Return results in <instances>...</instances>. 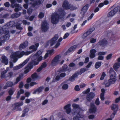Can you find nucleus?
I'll list each match as a JSON object with an SVG mask.
<instances>
[{
	"mask_svg": "<svg viewBox=\"0 0 120 120\" xmlns=\"http://www.w3.org/2000/svg\"><path fill=\"white\" fill-rule=\"evenodd\" d=\"M65 14L64 11L61 9L57 13H54L51 16L52 22L53 24H56L58 22L59 19L61 21H62L64 19V17Z\"/></svg>",
	"mask_w": 120,
	"mask_h": 120,
	"instance_id": "nucleus-1",
	"label": "nucleus"
},
{
	"mask_svg": "<svg viewBox=\"0 0 120 120\" xmlns=\"http://www.w3.org/2000/svg\"><path fill=\"white\" fill-rule=\"evenodd\" d=\"M73 108V111L74 112V113H72L73 115H76L75 117L73 118L74 120H79V118H82L83 116L82 115H80L79 114V110L80 109V108L79 105L75 104H73L72 105Z\"/></svg>",
	"mask_w": 120,
	"mask_h": 120,
	"instance_id": "nucleus-2",
	"label": "nucleus"
},
{
	"mask_svg": "<svg viewBox=\"0 0 120 120\" xmlns=\"http://www.w3.org/2000/svg\"><path fill=\"white\" fill-rule=\"evenodd\" d=\"M30 53V51L25 52L18 51L15 52V62L17 61L18 59L21 58L23 55H27Z\"/></svg>",
	"mask_w": 120,
	"mask_h": 120,
	"instance_id": "nucleus-3",
	"label": "nucleus"
},
{
	"mask_svg": "<svg viewBox=\"0 0 120 120\" xmlns=\"http://www.w3.org/2000/svg\"><path fill=\"white\" fill-rule=\"evenodd\" d=\"M116 80V77L112 75H111L110 76V79L107 82H105V86H109L111 84L114 83Z\"/></svg>",
	"mask_w": 120,
	"mask_h": 120,
	"instance_id": "nucleus-4",
	"label": "nucleus"
},
{
	"mask_svg": "<svg viewBox=\"0 0 120 120\" xmlns=\"http://www.w3.org/2000/svg\"><path fill=\"white\" fill-rule=\"evenodd\" d=\"M61 60V57L60 56H56L52 60L51 63V65L53 66H56L60 62Z\"/></svg>",
	"mask_w": 120,
	"mask_h": 120,
	"instance_id": "nucleus-5",
	"label": "nucleus"
},
{
	"mask_svg": "<svg viewBox=\"0 0 120 120\" xmlns=\"http://www.w3.org/2000/svg\"><path fill=\"white\" fill-rule=\"evenodd\" d=\"M58 38V35L56 34L54 36L51 40L49 41L46 43L47 45H50L51 46L53 45L55 43L57 39Z\"/></svg>",
	"mask_w": 120,
	"mask_h": 120,
	"instance_id": "nucleus-6",
	"label": "nucleus"
},
{
	"mask_svg": "<svg viewBox=\"0 0 120 120\" xmlns=\"http://www.w3.org/2000/svg\"><path fill=\"white\" fill-rule=\"evenodd\" d=\"M49 28L48 24L45 21L43 22L41 24V30L43 32L47 31Z\"/></svg>",
	"mask_w": 120,
	"mask_h": 120,
	"instance_id": "nucleus-7",
	"label": "nucleus"
},
{
	"mask_svg": "<svg viewBox=\"0 0 120 120\" xmlns=\"http://www.w3.org/2000/svg\"><path fill=\"white\" fill-rule=\"evenodd\" d=\"M10 37L9 34L4 35L0 38V46L1 45L2 43L4 42L5 41L9 39Z\"/></svg>",
	"mask_w": 120,
	"mask_h": 120,
	"instance_id": "nucleus-8",
	"label": "nucleus"
},
{
	"mask_svg": "<svg viewBox=\"0 0 120 120\" xmlns=\"http://www.w3.org/2000/svg\"><path fill=\"white\" fill-rule=\"evenodd\" d=\"M5 26H3V27L0 26V36L2 35L3 33L5 34V35L9 34V32L8 30H5Z\"/></svg>",
	"mask_w": 120,
	"mask_h": 120,
	"instance_id": "nucleus-9",
	"label": "nucleus"
},
{
	"mask_svg": "<svg viewBox=\"0 0 120 120\" xmlns=\"http://www.w3.org/2000/svg\"><path fill=\"white\" fill-rule=\"evenodd\" d=\"M15 22L14 21H11L8 23L7 24L4 25L6 27L5 28V29L8 30V29L11 27H15Z\"/></svg>",
	"mask_w": 120,
	"mask_h": 120,
	"instance_id": "nucleus-10",
	"label": "nucleus"
},
{
	"mask_svg": "<svg viewBox=\"0 0 120 120\" xmlns=\"http://www.w3.org/2000/svg\"><path fill=\"white\" fill-rule=\"evenodd\" d=\"M42 57L41 56H39V57L37 56L36 60H33L32 57L31 58L32 64L34 65H38L39 61L42 60Z\"/></svg>",
	"mask_w": 120,
	"mask_h": 120,
	"instance_id": "nucleus-11",
	"label": "nucleus"
},
{
	"mask_svg": "<svg viewBox=\"0 0 120 120\" xmlns=\"http://www.w3.org/2000/svg\"><path fill=\"white\" fill-rule=\"evenodd\" d=\"M23 104V102L22 101L15 103V111H20L22 110V109L20 107Z\"/></svg>",
	"mask_w": 120,
	"mask_h": 120,
	"instance_id": "nucleus-12",
	"label": "nucleus"
},
{
	"mask_svg": "<svg viewBox=\"0 0 120 120\" xmlns=\"http://www.w3.org/2000/svg\"><path fill=\"white\" fill-rule=\"evenodd\" d=\"M118 11V8L116 7L111 11L108 13V16L109 17L113 16Z\"/></svg>",
	"mask_w": 120,
	"mask_h": 120,
	"instance_id": "nucleus-13",
	"label": "nucleus"
},
{
	"mask_svg": "<svg viewBox=\"0 0 120 120\" xmlns=\"http://www.w3.org/2000/svg\"><path fill=\"white\" fill-rule=\"evenodd\" d=\"M33 67L32 64L30 63H29L25 67V70L24 71V73L26 74L28 73Z\"/></svg>",
	"mask_w": 120,
	"mask_h": 120,
	"instance_id": "nucleus-14",
	"label": "nucleus"
},
{
	"mask_svg": "<svg viewBox=\"0 0 120 120\" xmlns=\"http://www.w3.org/2000/svg\"><path fill=\"white\" fill-rule=\"evenodd\" d=\"M95 94L92 92H90L87 94L86 99L88 101H90L94 97Z\"/></svg>",
	"mask_w": 120,
	"mask_h": 120,
	"instance_id": "nucleus-15",
	"label": "nucleus"
},
{
	"mask_svg": "<svg viewBox=\"0 0 120 120\" xmlns=\"http://www.w3.org/2000/svg\"><path fill=\"white\" fill-rule=\"evenodd\" d=\"M63 7L64 9H70L71 6L70 4H69L67 1H65L63 3Z\"/></svg>",
	"mask_w": 120,
	"mask_h": 120,
	"instance_id": "nucleus-16",
	"label": "nucleus"
},
{
	"mask_svg": "<svg viewBox=\"0 0 120 120\" xmlns=\"http://www.w3.org/2000/svg\"><path fill=\"white\" fill-rule=\"evenodd\" d=\"M29 60V59H27L22 64L15 66V70H18L22 68L27 63Z\"/></svg>",
	"mask_w": 120,
	"mask_h": 120,
	"instance_id": "nucleus-17",
	"label": "nucleus"
},
{
	"mask_svg": "<svg viewBox=\"0 0 120 120\" xmlns=\"http://www.w3.org/2000/svg\"><path fill=\"white\" fill-rule=\"evenodd\" d=\"M90 112L94 113L96 112V108L93 104H90V108L89 109Z\"/></svg>",
	"mask_w": 120,
	"mask_h": 120,
	"instance_id": "nucleus-18",
	"label": "nucleus"
},
{
	"mask_svg": "<svg viewBox=\"0 0 120 120\" xmlns=\"http://www.w3.org/2000/svg\"><path fill=\"white\" fill-rule=\"evenodd\" d=\"M89 7V5L88 4L84 6L82 8L81 13L82 15H83L87 11V10Z\"/></svg>",
	"mask_w": 120,
	"mask_h": 120,
	"instance_id": "nucleus-19",
	"label": "nucleus"
},
{
	"mask_svg": "<svg viewBox=\"0 0 120 120\" xmlns=\"http://www.w3.org/2000/svg\"><path fill=\"white\" fill-rule=\"evenodd\" d=\"M62 71H67L68 72L71 70V68H68L67 66L65 64H64L62 68Z\"/></svg>",
	"mask_w": 120,
	"mask_h": 120,
	"instance_id": "nucleus-20",
	"label": "nucleus"
},
{
	"mask_svg": "<svg viewBox=\"0 0 120 120\" xmlns=\"http://www.w3.org/2000/svg\"><path fill=\"white\" fill-rule=\"evenodd\" d=\"M42 51L41 50L38 51L32 57L33 60H36L37 59V56L39 57L40 56V55L41 54Z\"/></svg>",
	"mask_w": 120,
	"mask_h": 120,
	"instance_id": "nucleus-21",
	"label": "nucleus"
},
{
	"mask_svg": "<svg viewBox=\"0 0 120 120\" xmlns=\"http://www.w3.org/2000/svg\"><path fill=\"white\" fill-rule=\"evenodd\" d=\"M70 106V104H68L65 105L64 108V109L66 110V112L68 114L71 111Z\"/></svg>",
	"mask_w": 120,
	"mask_h": 120,
	"instance_id": "nucleus-22",
	"label": "nucleus"
},
{
	"mask_svg": "<svg viewBox=\"0 0 120 120\" xmlns=\"http://www.w3.org/2000/svg\"><path fill=\"white\" fill-rule=\"evenodd\" d=\"M77 47L76 45H74L69 48L68 50L65 53V55H67L69 53L74 50Z\"/></svg>",
	"mask_w": 120,
	"mask_h": 120,
	"instance_id": "nucleus-23",
	"label": "nucleus"
},
{
	"mask_svg": "<svg viewBox=\"0 0 120 120\" xmlns=\"http://www.w3.org/2000/svg\"><path fill=\"white\" fill-rule=\"evenodd\" d=\"M28 45V42L26 41H25L20 45L19 46V49H21L25 48Z\"/></svg>",
	"mask_w": 120,
	"mask_h": 120,
	"instance_id": "nucleus-24",
	"label": "nucleus"
},
{
	"mask_svg": "<svg viewBox=\"0 0 120 120\" xmlns=\"http://www.w3.org/2000/svg\"><path fill=\"white\" fill-rule=\"evenodd\" d=\"M39 45V44L38 43H37L35 44V46L34 45H32L30 47L29 49H32L34 51H35L37 49V48L38 47Z\"/></svg>",
	"mask_w": 120,
	"mask_h": 120,
	"instance_id": "nucleus-25",
	"label": "nucleus"
},
{
	"mask_svg": "<svg viewBox=\"0 0 120 120\" xmlns=\"http://www.w3.org/2000/svg\"><path fill=\"white\" fill-rule=\"evenodd\" d=\"M96 52V50L95 49H92L90 51V57L93 58L95 56V53Z\"/></svg>",
	"mask_w": 120,
	"mask_h": 120,
	"instance_id": "nucleus-26",
	"label": "nucleus"
},
{
	"mask_svg": "<svg viewBox=\"0 0 120 120\" xmlns=\"http://www.w3.org/2000/svg\"><path fill=\"white\" fill-rule=\"evenodd\" d=\"M107 43V41L105 39H103L102 41L98 43L99 45L103 46L105 45Z\"/></svg>",
	"mask_w": 120,
	"mask_h": 120,
	"instance_id": "nucleus-27",
	"label": "nucleus"
},
{
	"mask_svg": "<svg viewBox=\"0 0 120 120\" xmlns=\"http://www.w3.org/2000/svg\"><path fill=\"white\" fill-rule=\"evenodd\" d=\"M62 86V88L64 90L67 89L68 88V85L64 82H63L60 85V86Z\"/></svg>",
	"mask_w": 120,
	"mask_h": 120,
	"instance_id": "nucleus-28",
	"label": "nucleus"
},
{
	"mask_svg": "<svg viewBox=\"0 0 120 120\" xmlns=\"http://www.w3.org/2000/svg\"><path fill=\"white\" fill-rule=\"evenodd\" d=\"M44 87L43 86H41L38 88L37 90H34L33 92L34 94H36L37 93H39L42 91V90L44 89Z\"/></svg>",
	"mask_w": 120,
	"mask_h": 120,
	"instance_id": "nucleus-29",
	"label": "nucleus"
},
{
	"mask_svg": "<svg viewBox=\"0 0 120 120\" xmlns=\"http://www.w3.org/2000/svg\"><path fill=\"white\" fill-rule=\"evenodd\" d=\"M2 62L5 63V65H7L8 63V61L7 57L4 56H3L2 57Z\"/></svg>",
	"mask_w": 120,
	"mask_h": 120,
	"instance_id": "nucleus-30",
	"label": "nucleus"
},
{
	"mask_svg": "<svg viewBox=\"0 0 120 120\" xmlns=\"http://www.w3.org/2000/svg\"><path fill=\"white\" fill-rule=\"evenodd\" d=\"M46 64L45 62L43 63L42 64L41 66L37 69V71L38 72H40L43 68H44L46 67Z\"/></svg>",
	"mask_w": 120,
	"mask_h": 120,
	"instance_id": "nucleus-31",
	"label": "nucleus"
},
{
	"mask_svg": "<svg viewBox=\"0 0 120 120\" xmlns=\"http://www.w3.org/2000/svg\"><path fill=\"white\" fill-rule=\"evenodd\" d=\"M118 108L117 105L115 104H113L111 106V109L114 112H116L118 109Z\"/></svg>",
	"mask_w": 120,
	"mask_h": 120,
	"instance_id": "nucleus-32",
	"label": "nucleus"
},
{
	"mask_svg": "<svg viewBox=\"0 0 120 120\" xmlns=\"http://www.w3.org/2000/svg\"><path fill=\"white\" fill-rule=\"evenodd\" d=\"M54 52V50L52 49L51 50H49L47 51V52L46 53L45 55L44 58V59H46L48 56V54L50 55L51 54Z\"/></svg>",
	"mask_w": 120,
	"mask_h": 120,
	"instance_id": "nucleus-33",
	"label": "nucleus"
},
{
	"mask_svg": "<svg viewBox=\"0 0 120 120\" xmlns=\"http://www.w3.org/2000/svg\"><path fill=\"white\" fill-rule=\"evenodd\" d=\"M78 76V75L77 74L75 73L70 78L69 80L71 82H73L75 80V79Z\"/></svg>",
	"mask_w": 120,
	"mask_h": 120,
	"instance_id": "nucleus-34",
	"label": "nucleus"
},
{
	"mask_svg": "<svg viewBox=\"0 0 120 120\" xmlns=\"http://www.w3.org/2000/svg\"><path fill=\"white\" fill-rule=\"evenodd\" d=\"M120 66V64L119 63H115L113 66L114 69L116 71L117 70V69L119 68Z\"/></svg>",
	"mask_w": 120,
	"mask_h": 120,
	"instance_id": "nucleus-35",
	"label": "nucleus"
},
{
	"mask_svg": "<svg viewBox=\"0 0 120 120\" xmlns=\"http://www.w3.org/2000/svg\"><path fill=\"white\" fill-rule=\"evenodd\" d=\"M6 85H5L4 87V89L7 88L8 87H9L12 86L13 85V83L11 82H8L6 83Z\"/></svg>",
	"mask_w": 120,
	"mask_h": 120,
	"instance_id": "nucleus-36",
	"label": "nucleus"
},
{
	"mask_svg": "<svg viewBox=\"0 0 120 120\" xmlns=\"http://www.w3.org/2000/svg\"><path fill=\"white\" fill-rule=\"evenodd\" d=\"M9 67L7 68L6 70L5 71L2 72L1 75V79L5 77V74L9 70Z\"/></svg>",
	"mask_w": 120,
	"mask_h": 120,
	"instance_id": "nucleus-37",
	"label": "nucleus"
},
{
	"mask_svg": "<svg viewBox=\"0 0 120 120\" xmlns=\"http://www.w3.org/2000/svg\"><path fill=\"white\" fill-rule=\"evenodd\" d=\"M24 92V90L22 89H20L19 91H18L16 97L17 98H18L21 94H23Z\"/></svg>",
	"mask_w": 120,
	"mask_h": 120,
	"instance_id": "nucleus-38",
	"label": "nucleus"
},
{
	"mask_svg": "<svg viewBox=\"0 0 120 120\" xmlns=\"http://www.w3.org/2000/svg\"><path fill=\"white\" fill-rule=\"evenodd\" d=\"M10 57L11 60L14 63L15 62V52H14L12 53Z\"/></svg>",
	"mask_w": 120,
	"mask_h": 120,
	"instance_id": "nucleus-39",
	"label": "nucleus"
},
{
	"mask_svg": "<svg viewBox=\"0 0 120 120\" xmlns=\"http://www.w3.org/2000/svg\"><path fill=\"white\" fill-rule=\"evenodd\" d=\"M87 70V69H86L85 68H82L80 69L79 72L76 73L78 75H81L82 73L84 72Z\"/></svg>",
	"mask_w": 120,
	"mask_h": 120,
	"instance_id": "nucleus-40",
	"label": "nucleus"
},
{
	"mask_svg": "<svg viewBox=\"0 0 120 120\" xmlns=\"http://www.w3.org/2000/svg\"><path fill=\"white\" fill-rule=\"evenodd\" d=\"M9 15L8 14H6L4 15H2V14H0V18H3L7 19L8 18Z\"/></svg>",
	"mask_w": 120,
	"mask_h": 120,
	"instance_id": "nucleus-41",
	"label": "nucleus"
},
{
	"mask_svg": "<svg viewBox=\"0 0 120 120\" xmlns=\"http://www.w3.org/2000/svg\"><path fill=\"white\" fill-rule=\"evenodd\" d=\"M29 109L28 108H26L23 111L22 114L21 116V117H24L26 113L29 111Z\"/></svg>",
	"mask_w": 120,
	"mask_h": 120,
	"instance_id": "nucleus-42",
	"label": "nucleus"
},
{
	"mask_svg": "<svg viewBox=\"0 0 120 120\" xmlns=\"http://www.w3.org/2000/svg\"><path fill=\"white\" fill-rule=\"evenodd\" d=\"M21 7L18 4L15 3V11H18L21 9Z\"/></svg>",
	"mask_w": 120,
	"mask_h": 120,
	"instance_id": "nucleus-43",
	"label": "nucleus"
},
{
	"mask_svg": "<svg viewBox=\"0 0 120 120\" xmlns=\"http://www.w3.org/2000/svg\"><path fill=\"white\" fill-rule=\"evenodd\" d=\"M38 77L36 73H34L31 75V77L33 80H36L38 78Z\"/></svg>",
	"mask_w": 120,
	"mask_h": 120,
	"instance_id": "nucleus-44",
	"label": "nucleus"
},
{
	"mask_svg": "<svg viewBox=\"0 0 120 120\" xmlns=\"http://www.w3.org/2000/svg\"><path fill=\"white\" fill-rule=\"evenodd\" d=\"M19 22V24L18 23L17 24L16 26H16V28L17 29L20 30L22 29V28L20 27V24L22 22L21 21H20Z\"/></svg>",
	"mask_w": 120,
	"mask_h": 120,
	"instance_id": "nucleus-45",
	"label": "nucleus"
},
{
	"mask_svg": "<svg viewBox=\"0 0 120 120\" xmlns=\"http://www.w3.org/2000/svg\"><path fill=\"white\" fill-rule=\"evenodd\" d=\"M101 62H96L95 65V67L96 69L99 68L101 65Z\"/></svg>",
	"mask_w": 120,
	"mask_h": 120,
	"instance_id": "nucleus-46",
	"label": "nucleus"
},
{
	"mask_svg": "<svg viewBox=\"0 0 120 120\" xmlns=\"http://www.w3.org/2000/svg\"><path fill=\"white\" fill-rule=\"evenodd\" d=\"M44 1V0H35V4L36 5L40 4L42 3Z\"/></svg>",
	"mask_w": 120,
	"mask_h": 120,
	"instance_id": "nucleus-47",
	"label": "nucleus"
},
{
	"mask_svg": "<svg viewBox=\"0 0 120 120\" xmlns=\"http://www.w3.org/2000/svg\"><path fill=\"white\" fill-rule=\"evenodd\" d=\"M11 2V6L12 8H14L15 7V0H10Z\"/></svg>",
	"mask_w": 120,
	"mask_h": 120,
	"instance_id": "nucleus-48",
	"label": "nucleus"
},
{
	"mask_svg": "<svg viewBox=\"0 0 120 120\" xmlns=\"http://www.w3.org/2000/svg\"><path fill=\"white\" fill-rule=\"evenodd\" d=\"M95 30V28L94 27H93L91 28L90 29L87 31V33L89 35L93 31Z\"/></svg>",
	"mask_w": 120,
	"mask_h": 120,
	"instance_id": "nucleus-49",
	"label": "nucleus"
},
{
	"mask_svg": "<svg viewBox=\"0 0 120 120\" xmlns=\"http://www.w3.org/2000/svg\"><path fill=\"white\" fill-rule=\"evenodd\" d=\"M112 54L110 53L106 57V60H108L110 59L112 57Z\"/></svg>",
	"mask_w": 120,
	"mask_h": 120,
	"instance_id": "nucleus-50",
	"label": "nucleus"
},
{
	"mask_svg": "<svg viewBox=\"0 0 120 120\" xmlns=\"http://www.w3.org/2000/svg\"><path fill=\"white\" fill-rule=\"evenodd\" d=\"M34 100V99L32 98H30V99H27L25 100V102L26 103L28 104L30 103V101Z\"/></svg>",
	"mask_w": 120,
	"mask_h": 120,
	"instance_id": "nucleus-51",
	"label": "nucleus"
},
{
	"mask_svg": "<svg viewBox=\"0 0 120 120\" xmlns=\"http://www.w3.org/2000/svg\"><path fill=\"white\" fill-rule=\"evenodd\" d=\"M106 75L105 73L104 72H103L101 74V76L100 79L101 80L103 79L104 77Z\"/></svg>",
	"mask_w": 120,
	"mask_h": 120,
	"instance_id": "nucleus-52",
	"label": "nucleus"
},
{
	"mask_svg": "<svg viewBox=\"0 0 120 120\" xmlns=\"http://www.w3.org/2000/svg\"><path fill=\"white\" fill-rule=\"evenodd\" d=\"M104 94L103 93H101V94L100 98L102 101L104 100Z\"/></svg>",
	"mask_w": 120,
	"mask_h": 120,
	"instance_id": "nucleus-53",
	"label": "nucleus"
},
{
	"mask_svg": "<svg viewBox=\"0 0 120 120\" xmlns=\"http://www.w3.org/2000/svg\"><path fill=\"white\" fill-rule=\"evenodd\" d=\"M44 13L41 12L39 13L38 15V17L40 18H42L44 17Z\"/></svg>",
	"mask_w": 120,
	"mask_h": 120,
	"instance_id": "nucleus-54",
	"label": "nucleus"
},
{
	"mask_svg": "<svg viewBox=\"0 0 120 120\" xmlns=\"http://www.w3.org/2000/svg\"><path fill=\"white\" fill-rule=\"evenodd\" d=\"M89 35V34L87 33V31L85 33L83 34L82 37V38H85L87 36Z\"/></svg>",
	"mask_w": 120,
	"mask_h": 120,
	"instance_id": "nucleus-55",
	"label": "nucleus"
},
{
	"mask_svg": "<svg viewBox=\"0 0 120 120\" xmlns=\"http://www.w3.org/2000/svg\"><path fill=\"white\" fill-rule=\"evenodd\" d=\"M21 78V75H19V76L16 79V82H15V84H16L20 81Z\"/></svg>",
	"mask_w": 120,
	"mask_h": 120,
	"instance_id": "nucleus-56",
	"label": "nucleus"
},
{
	"mask_svg": "<svg viewBox=\"0 0 120 120\" xmlns=\"http://www.w3.org/2000/svg\"><path fill=\"white\" fill-rule=\"evenodd\" d=\"M105 54L106 52H99L98 53V55L99 56L104 55Z\"/></svg>",
	"mask_w": 120,
	"mask_h": 120,
	"instance_id": "nucleus-57",
	"label": "nucleus"
},
{
	"mask_svg": "<svg viewBox=\"0 0 120 120\" xmlns=\"http://www.w3.org/2000/svg\"><path fill=\"white\" fill-rule=\"evenodd\" d=\"M94 14L93 13H92L89 16V17L87 19V20L88 21H89L94 16Z\"/></svg>",
	"mask_w": 120,
	"mask_h": 120,
	"instance_id": "nucleus-58",
	"label": "nucleus"
},
{
	"mask_svg": "<svg viewBox=\"0 0 120 120\" xmlns=\"http://www.w3.org/2000/svg\"><path fill=\"white\" fill-rule=\"evenodd\" d=\"M75 90L78 91L80 90V89L78 85H76L75 87Z\"/></svg>",
	"mask_w": 120,
	"mask_h": 120,
	"instance_id": "nucleus-59",
	"label": "nucleus"
},
{
	"mask_svg": "<svg viewBox=\"0 0 120 120\" xmlns=\"http://www.w3.org/2000/svg\"><path fill=\"white\" fill-rule=\"evenodd\" d=\"M95 103L96 105H98L100 104V101H99V99L97 98L96 99L95 101Z\"/></svg>",
	"mask_w": 120,
	"mask_h": 120,
	"instance_id": "nucleus-60",
	"label": "nucleus"
},
{
	"mask_svg": "<svg viewBox=\"0 0 120 120\" xmlns=\"http://www.w3.org/2000/svg\"><path fill=\"white\" fill-rule=\"evenodd\" d=\"M96 41V39H95L92 38L90 39V42L91 43H93L95 42Z\"/></svg>",
	"mask_w": 120,
	"mask_h": 120,
	"instance_id": "nucleus-61",
	"label": "nucleus"
},
{
	"mask_svg": "<svg viewBox=\"0 0 120 120\" xmlns=\"http://www.w3.org/2000/svg\"><path fill=\"white\" fill-rule=\"evenodd\" d=\"M104 56H99L98 57V60H102L104 59Z\"/></svg>",
	"mask_w": 120,
	"mask_h": 120,
	"instance_id": "nucleus-62",
	"label": "nucleus"
},
{
	"mask_svg": "<svg viewBox=\"0 0 120 120\" xmlns=\"http://www.w3.org/2000/svg\"><path fill=\"white\" fill-rule=\"evenodd\" d=\"M22 22L24 24H27V25H29L30 24V23L29 22H27V21L25 20H23Z\"/></svg>",
	"mask_w": 120,
	"mask_h": 120,
	"instance_id": "nucleus-63",
	"label": "nucleus"
},
{
	"mask_svg": "<svg viewBox=\"0 0 120 120\" xmlns=\"http://www.w3.org/2000/svg\"><path fill=\"white\" fill-rule=\"evenodd\" d=\"M23 82H21L19 83V88H21L23 87Z\"/></svg>",
	"mask_w": 120,
	"mask_h": 120,
	"instance_id": "nucleus-64",
	"label": "nucleus"
}]
</instances>
